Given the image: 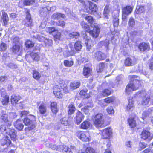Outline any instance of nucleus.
<instances>
[{
	"mask_svg": "<svg viewBox=\"0 0 153 153\" xmlns=\"http://www.w3.org/2000/svg\"><path fill=\"white\" fill-rule=\"evenodd\" d=\"M53 93L55 97L59 99L63 98L65 94L69 93L68 86L63 80L60 81L57 85H55L52 88Z\"/></svg>",
	"mask_w": 153,
	"mask_h": 153,
	"instance_id": "obj_1",
	"label": "nucleus"
},
{
	"mask_svg": "<svg viewBox=\"0 0 153 153\" xmlns=\"http://www.w3.org/2000/svg\"><path fill=\"white\" fill-rule=\"evenodd\" d=\"M128 77L130 81L134 82V83H129L126 85L125 89V92L129 94L131 91H136L141 87V81L137 79L138 76L135 75H130Z\"/></svg>",
	"mask_w": 153,
	"mask_h": 153,
	"instance_id": "obj_2",
	"label": "nucleus"
},
{
	"mask_svg": "<svg viewBox=\"0 0 153 153\" xmlns=\"http://www.w3.org/2000/svg\"><path fill=\"white\" fill-rule=\"evenodd\" d=\"M80 24L82 28L86 32L89 33L93 38L96 39L98 37L100 33V28L99 25L97 23H94L93 25H90L93 28L92 30H90L89 26L83 21L81 22Z\"/></svg>",
	"mask_w": 153,
	"mask_h": 153,
	"instance_id": "obj_3",
	"label": "nucleus"
},
{
	"mask_svg": "<svg viewBox=\"0 0 153 153\" xmlns=\"http://www.w3.org/2000/svg\"><path fill=\"white\" fill-rule=\"evenodd\" d=\"M36 116L32 114H29V117H25L23 119V123L25 126H27L25 128V130L29 131L33 129L36 126Z\"/></svg>",
	"mask_w": 153,
	"mask_h": 153,
	"instance_id": "obj_4",
	"label": "nucleus"
},
{
	"mask_svg": "<svg viewBox=\"0 0 153 153\" xmlns=\"http://www.w3.org/2000/svg\"><path fill=\"white\" fill-rule=\"evenodd\" d=\"M92 120L93 125L97 128L105 127L104 116L102 113H98L92 116Z\"/></svg>",
	"mask_w": 153,
	"mask_h": 153,
	"instance_id": "obj_5",
	"label": "nucleus"
},
{
	"mask_svg": "<svg viewBox=\"0 0 153 153\" xmlns=\"http://www.w3.org/2000/svg\"><path fill=\"white\" fill-rule=\"evenodd\" d=\"M68 46L70 49L68 51V56H73L76 53L80 51L82 48V45L81 41L79 40H76L74 45L72 42L68 44Z\"/></svg>",
	"mask_w": 153,
	"mask_h": 153,
	"instance_id": "obj_6",
	"label": "nucleus"
},
{
	"mask_svg": "<svg viewBox=\"0 0 153 153\" xmlns=\"http://www.w3.org/2000/svg\"><path fill=\"white\" fill-rule=\"evenodd\" d=\"M75 134L82 142H89L91 140L90 134L88 131H77L76 132Z\"/></svg>",
	"mask_w": 153,
	"mask_h": 153,
	"instance_id": "obj_7",
	"label": "nucleus"
},
{
	"mask_svg": "<svg viewBox=\"0 0 153 153\" xmlns=\"http://www.w3.org/2000/svg\"><path fill=\"white\" fill-rule=\"evenodd\" d=\"M133 7L130 5H126L122 9V19L123 21L127 20V16L130 15L133 11Z\"/></svg>",
	"mask_w": 153,
	"mask_h": 153,
	"instance_id": "obj_8",
	"label": "nucleus"
},
{
	"mask_svg": "<svg viewBox=\"0 0 153 153\" xmlns=\"http://www.w3.org/2000/svg\"><path fill=\"white\" fill-rule=\"evenodd\" d=\"M88 2V6L86 5L84 8L86 12L91 14H94L95 13H97L98 10L97 5L91 1H89Z\"/></svg>",
	"mask_w": 153,
	"mask_h": 153,
	"instance_id": "obj_9",
	"label": "nucleus"
},
{
	"mask_svg": "<svg viewBox=\"0 0 153 153\" xmlns=\"http://www.w3.org/2000/svg\"><path fill=\"white\" fill-rule=\"evenodd\" d=\"M37 106L39 113L46 116L47 115V108L46 104L42 101H39L37 102Z\"/></svg>",
	"mask_w": 153,
	"mask_h": 153,
	"instance_id": "obj_10",
	"label": "nucleus"
},
{
	"mask_svg": "<svg viewBox=\"0 0 153 153\" xmlns=\"http://www.w3.org/2000/svg\"><path fill=\"white\" fill-rule=\"evenodd\" d=\"M112 135V130L110 127H107L101 131V138L102 139H110Z\"/></svg>",
	"mask_w": 153,
	"mask_h": 153,
	"instance_id": "obj_11",
	"label": "nucleus"
},
{
	"mask_svg": "<svg viewBox=\"0 0 153 153\" xmlns=\"http://www.w3.org/2000/svg\"><path fill=\"white\" fill-rule=\"evenodd\" d=\"M25 10L26 17L23 22H24L25 25L28 27H31L33 25V21L30 13V10L27 9H26Z\"/></svg>",
	"mask_w": 153,
	"mask_h": 153,
	"instance_id": "obj_12",
	"label": "nucleus"
},
{
	"mask_svg": "<svg viewBox=\"0 0 153 153\" xmlns=\"http://www.w3.org/2000/svg\"><path fill=\"white\" fill-rule=\"evenodd\" d=\"M137 62V59L134 56L128 57L126 58L124 61V64L125 66H131L135 65Z\"/></svg>",
	"mask_w": 153,
	"mask_h": 153,
	"instance_id": "obj_13",
	"label": "nucleus"
},
{
	"mask_svg": "<svg viewBox=\"0 0 153 153\" xmlns=\"http://www.w3.org/2000/svg\"><path fill=\"white\" fill-rule=\"evenodd\" d=\"M23 45L18 41L13 45L10 49L12 52L15 54H17L20 52L22 50Z\"/></svg>",
	"mask_w": 153,
	"mask_h": 153,
	"instance_id": "obj_14",
	"label": "nucleus"
},
{
	"mask_svg": "<svg viewBox=\"0 0 153 153\" xmlns=\"http://www.w3.org/2000/svg\"><path fill=\"white\" fill-rule=\"evenodd\" d=\"M0 144L2 146H6L7 147L14 146L12 144V142L7 136H6L0 140Z\"/></svg>",
	"mask_w": 153,
	"mask_h": 153,
	"instance_id": "obj_15",
	"label": "nucleus"
},
{
	"mask_svg": "<svg viewBox=\"0 0 153 153\" xmlns=\"http://www.w3.org/2000/svg\"><path fill=\"white\" fill-rule=\"evenodd\" d=\"M94 57L97 60L99 61L105 60L107 57V55L101 51H98L94 53Z\"/></svg>",
	"mask_w": 153,
	"mask_h": 153,
	"instance_id": "obj_16",
	"label": "nucleus"
},
{
	"mask_svg": "<svg viewBox=\"0 0 153 153\" xmlns=\"http://www.w3.org/2000/svg\"><path fill=\"white\" fill-rule=\"evenodd\" d=\"M151 100V95L146 94L142 97L141 104L142 106L148 107Z\"/></svg>",
	"mask_w": 153,
	"mask_h": 153,
	"instance_id": "obj_17",
	"label": "nucleus"
},
{
	"mask_svg": "<svg viewBox=\"0 0 153 153\" xmlns=\"http://www.w3.org/2000/svg\"><path fill=\"white\" fill-rule=\"evenodd\" d=\"M9 18L7 14L5 12H2V15L1 16L0 21L2 22V26L7 27L8 24Z\"/></svg>",
	"mask_w": 153,
	"mask_h": 153,
	"instance_id": "obj_18",
	"label": "nucleus"
},
{
	"mask_svg": "<svg viewBox=\"0 0 153 153\" xmlns=\"http://www.w3.org/2000/svg\"><path fill=\"white\" fill-rule=\"evenodd\" d=\"M138 48L140 51H145L150 50V45L149 43L142 42L138 45Z\"/></svg>",
	"mask_w": 153,
	"mask_h": 153,
	"instance_id": "obj_19",
	"label": "nucleus"
},
{
	"mask_svg": "<svg viewBox=\"0 0 153 153\" xmlns=\"http://www.w3.org/2000/svg\"><path fill=\"white\" fill-rule=\"evenodd\" d=\"M85 116L80 111L78 110L76 114V116L74 119L76 124H79L84 120Z\"/></svg>",
	"mask_w": 153,
	"mask_h": 153,
	"instance_id": "obj_20",
	"label": "nucleus"
},
{
	"mask_svg": "<svg viewBox=\"0 0 153 153\" xmlns=\"http://www.w3.org/2000/svg\"><path fill=\"white\" fill-rule=\"evenodd\" d=\"M127 124L131 129H134L137 126L135 118L134 117H129L127 120Z\"/></svg>",
	"mask_w": 153,
	"mask_h": 153,
	"instance_id": "obj_21",
	"label": "nucleus"
},
{
	"mask_svg": "<svg viewBox=\"0 0 153 153\" xmlns=\"http://www.w3.org/2000/svg\"><path fill=\"white\" fill-rule=\"evenodd\" d=\"M92 69L89 67L85 66L83 68L82 74L85 78H88L92 76Z\"/></svg>",
	"mask_w": 153,
	"mask_h": 153,
	"instance_id": "obj_22",
	"label": "nucleus"
},
{
	"mask_svg": "<svg viewBox=\"0 0 153 153\" xmlns=\"http://www.w3.org/2000/svg\"><path fill=\"white\" fill-rule=\"evenodd\" d=\"M72 118L71 116L64 117L61 118L60 121L61 123L64 126H68L70 125L72 122Z\"/></svg>",
	"mask_w": 153,
	"mask_h": 153,
	"instance_id": "obj_23",
	"label": "nucleus"
},
{
	"mask_svg": "<svg viewBox=\"0 0 153 153\" xmlns=\"http://www.w3.org/2000/svg\"><path fill=\"white\" fill-rule=\"evenodd\" d=\"M146 11L145 6L140 5L137 7L134 12V15L144 14Z\"/></svg>",
	"mask_w": 153,
	"mask_h": 153,
	"instance_id": "obj_24",
	"label": "nucleus"
},
{
	"mask_svg": "<svg viewBox=\"0 0 153 153\" xmlns=\"http://www.w3.org/2000/svg\"><path fill=\"white\" fill-rule=\"evenodd\" d=\"M50 108L52 112L55 115H56L58 112L57 104L56 101H50Z\"/></svg>",
	"mask_w": 153,
	"mask_h": 153,
	"instance_id": "obj_25",
	"label": "nucleus"
},
{
	"mask_svg": "<svg viewBox=\"0 0 153 153\" xmlns=\"http://www.w3.org/2000/svg\"><path fill=\"white\" fill-rule=\"evenodd\" d=\"M13 125L15 128L19 131H22L24 125L20 119H17L13 123Z\"/></svg>",
	"mask_w": 153,
	"mask_h": 153,
	"instance_id": "obj_26",
	"label": "nucleus"
},
{
	"mask_svg": "<svg viewBox=\"0 0 153 153\" xmlns=\"http://www.w3.org/2000/svg\"><path fill=\"white\" fill-rule=\"evenodd\" d=\"M113 91L110 88H105L102 89L101 92V95L103 97H108L112 94Z\"/></svg>",
	"mask_w": 153,
	"mask_h": 153,
	"instance_id": "obj_27",
	"label": "nucleus"
},
{
	"mask_svg": "<svg viewBox=\"0 0 153 153\" xmlns=\"http://www.w3.org/2000/svg\"><path fill=\"white\" fill-rule=\"evenodd\" d=\"M151 135V134L149 131L143 129L140 134V138L143 140H145L150 138Z\"/></svg>",
	"mask_w": 153,
	"mask_h": 153,
	"instance_id": "obj_28",
	"label": "nucleus"
},
{
	"mask_svg": "<svg viewBox=\"0 0 153 153\" xmlns=\"http://www.w3.org/2000/svg\"><path fill=\"white\" fill-rule=\"evenodd\" d=\"M0 119L3 122L5 123H8L9 126L11 125V123L9 120L8 115L4 111L2 112L1 114L0 117Z\"/></svg>",
	"mask_w": 153,
	"mask_h": 153,
	"instance_id": "obj_29",
	"label": "nucleus"
},
{
	"mask_svg": "<svg viewBox=\"0 0 153 153\" xmlns=\"http://www.w3.org/2000/svg\"><path fill=\"white\" fill-rule=\"evenodd\" d=\"M88 90L87 89H83L81 90L79 93V95L81 98L84 99H88L90 97V95L89 93H88Z\"/></svg>",
	"mask_w": 153,
	"mask_h": 153,
	"instance_id": "obj_30",
	"label": "nucleus"
},
{
	"mask_svg": "<svg viewBox=\"0 0 153 153\" xmlns=\"http://www.w3.org/2000/svg\"><path fill=\"white\" fill-rule=\"evenodd\" d=\"M21 99V97L19 95L13 94L11 96L10 101L12 104H18V102Z\"/></svg>",
	"mask_w": 153,
	"mask_h": 153,
	"instance_id": "obj_31",
	"label": "nucleus"
},
{
	"mask_svg": "<svg viewBox=\"0 0 153 153\" xmlns=\"http://www.w3.org/2000/svg\"><path fill=\"white\" fill-rule=\"evenodd\" d=\"M91 125V123L89 120L87 119L81 123L79 126V128L81 129L86 130L90 127Z\"/></svg>",
	"mask_w": 153,
	"mask_h": 153,
	"instance_id": "obj_32",
	"label": "nucleus"
},
{
	"mask_svg": "<svg viewBox=\"0 0 153 153\" xmlns=\"http://www.w3.org/2000/svg\"><path fill=\"white\" fill-rule=\"evenodd\" d=\"M30 55L33 59L34 61H38L39 59L40 56L38 53H34L33 51H31L29 54H27L25 57L26 58Z\"/></svg>",
	"mask_w": 153,
	"mask_h": 153,
	"instance_id": "obj_33",
	"label": "nucleus"
},
{
	"mask_svg": "<svg viewBox=\"0 0 153 153\" xmlns=\"http://www.w3.org/2000/svg\"><path fill=\"white\" fill-rule=\"evenodd\" d=\"M59 150L63 153H73L72 152L68 146L64 145L60 146Z\"/></svg>",
	"mask_w": 153,
	"mask_h": 153,
	"instance_id": "obj_34",
	"label": "nucleus"
},
{
	"mask_svg": "<svg viewBox=\"0 0 153 153\" xmlns=\"http://www.w3.org/2000/svg\"><path fill=\"white\" fill-rule=\"evenodd\" d=\"M116 99L114 96H112L107 97L103 99V102L107 104L113 103Z\"/></svg>",
	"mask_w": 153,
	"mask_h": 153,
	"instance_id": "obj_35",
	"label": "nucleus"
},
{
	"mask_svg": "<svg viewBox=\"0 0 153 153\" xmlns=\"http://www.w3.org/2000/svg\"><path fill=\"white\" fill-rule=\"evenodd\" d=\"M80 85L79 81H74L70 83V87L72 90H75L79 88Z\"/></svg>",
	"mask_w": 153,
	"mask_h": 153,
	"instance_id": "obj_36",
	"label": "nucleus"
},
{
	"mask_svg": "<svg viewBox=\"0 0 153 153\" xmlns=\"http://www.w3.org/2000/svg\"><path fill=\"white\" fill-rule=\"evenodd\" d=\"M8 135L13 141L16 140V132L14 129L11 128L10 130Z\"/></svg>",
	"mask_w": 153,
	"mask_h": 153,
	"instance_id": "obj_37",
	"label": "nucleus"
},
{
	"mask_svg": "<svg viewBox=\"0 0 153 153\" xmlns=\"http://www.w3.org/2000/svg\"><path fill=\"white\" fill-rule=\"evenodd\" d=\"M68 115H71L73 114L75 112L76 109L74 105L72 104H70L68 107Z\"/></svg>",
	"mask_w": 153,
	"mask_h": 153,
	"instance_id": "obj_38",
	"label": "nucleus"
},
{
	"mask_svg": "<svg viewBox=\"0 0 153 153\" xmlns=\"http://www.w3.org/2000/svg\"><path fill=\"white\" fill-rule=\"evenodd\" d=\"M80 33L78 31H73L68 34L69 37L71 39H78L80 36Z\"/></svg>",
	"mask_w": 153,
	"mask_h": 153,
	"instance_id": "obj_39",
	"label": "nucleus"
},
{
	"mask_svg": "<svg viewBox=\"0 0 153 153\" xmlns=\"http://www.w3.org/2000/svg\"><path fill=\"white\" fill-rule=\"evenodd\" d=\"M35 43L30 39L26 40L24 43L25 47L28 49L31 48L33 47Z\"/></svg>",
	"mask_w": 153,
	"mask_h": 153,
	"instance_id": "obj_40",
	"label": "nucleus"
},
{
	"mask_svg": "<svg viewBox=\"0 0 153 153\" xmlns=\"http://www.w3.org/2000/svg\"><path fill=\"white\" fill-rule=\"evenodd\" d=\"M83 149L84 150L86 153H96L95 150L90 147H86L85 144L83 145Z\"/></svg>",
	"mask_w": 153,
	"mask_h": 153,
	"instance_id": "obj_41",
	"label": "nucleus"
},
{
	"mask_svg": "<svg viewBox=\"0 0 153 153\" xmlns=\"http://www.w3.org/2000/svg\"><path fill=\"white\" fill-rule=\"evenodd\" d=\"M32 76L35 80H39L41 77V74L37 70H33L32 73Z\"/></svg>",
	"mask_w": 153,
	"mask_h": 153,
	"instance_id": "obj_42",
	"label": "nucleus"
},
{
	"mask_svg": "<svg viewBox=\"0 0 153 153\" xmlns=\"http://www.w3.org/2000/svg\"><path fill=\"white\" fill-rule=\"evenodd\" d=\"M85 19L90 25H93L94 23H95V19L91 16L87 15L85 17Z\"/></svg>",
	"mask_w": 153,
	"mask_h": 153,
	"instance_id": "obj_43",
	"label": "nucleus"
},
{
	"mask_svg": "<svg viewBox=\"0 0 153 153\" xmlns=\"http://www.w3.org/2000/svg\"><path fill=\"white\" fill-rule=\"evenodd\" d=\"M65 17V16L64 14L59 12L55 13L52 15V18L54 19H58L60 18L64 19Z\"/></svg>",
	"mask_w": 153,
	"mask_h": 153,
	"instance_id": "obj_44",
	"label": "nucleus"
},
{
	"mask_svg": "<svg viewBox=\"0 0 153 153\" xmlns=\"http://www.w3.org/2000/svg\"><path fill=\"white\" fill-rule=\"evenodd\" d=\"M135 25V20L133 17H130L128 21V25L130 27H133Z\"/></svg>",
	"mask_w": 153,
	"mask_h": 153,
	"instance_id": "obj_45",
	"label": "nucleus"
},
{
	"mask_svg": "<svg viewBox=\"0 0 153 153\" xmlns=\"http://www.w3.org/2000/svg\"><path fill=\"white\" fill-rule=\"evenodd\" d=\"M99 69L97 70V73H101L102 72L105 67V64L104 62H101L99 63Z\"/></svg>",
	"mask_w": 153,
	"mask_h": 153,
	"instance_id": "obj_46",
	"label": "nucleus"
},
{
	"mask_svg": "<svg viewBox=\"0 0 153 153\" xmlns=\"http://www.w3.org/2000/svg\"><path fill=\"white\" fill-rule=\"evenodd\" d=\"M46 32L50 34H51L52 33L57 30L55 27H46Z\"/></svg>",
	"mask_w": 153,
	"mask_h": 153,
	"instance_id": "obj_47",
	"label": "nucleus"
},
{
	"mask_svg": "<svg viewBox=\"0 0 153 153\" xmlns=\"http://www.w3.org/2000/svg\"><path fill=\"white\" fill-rule=\"evenodd\" d=\"M63 63L65 67H71L74 64V62L72 60L69 61L67 60H65L64 61Z\"/></svg>",
	"mask_w": 153,
	"mask_h": 153,
	"instance_id": "obj_48",
	"label": "nucleus"
},
{
	"mask_svg": "<svg viewBox=\"0 0 153 153\" xmlns=\"http://www.w3.org/2000/svg\"><path fill=\"white\" fill-rule=\"evenodd\" d=\"M35 2V0H24L23 4L25 6H30Z\"/></svg>",
	"mask_w": 153,
	"mask_h": 153,
	"instance_id": "obj_49",
	"label": "nucleus"
},
{
	"mask_svg": "<svg viewBox=\"0 0 153 153\" xmlns=\"http://www.w3.org/2000/svg\"><path fill=\"white\" fill-rule=\"evenodd\" d=\"M9 102V97L7 95H6L4 97V99L2 101V102L3 105H6Z\"/></svg>",
	"mask_w": 153,
	"mask_h": 153,
	"instance_id": "obj_50",
	"label": "nucleus"
},
{
	"mask_svg": "<svg viewBox=\"0 0 153 153\" xmlns=\"http://www.w3.org/2000/svg\"><path fill=\"white\" fill-rule=\"evenodd\" d=\"M110 12L109 7L108 5H106L104 8L103 14L105 17L107 16Z\"/></svg>",
	"mask_w": 153,
	"mask_h": 153,
	"instance_id": "obj_51",
	"label": "nucleus"
},
{
	"mask_svg": "<svg viewBox=\"0 0 153 153\" xmlns=\"http://www.w3.org/2000/svg\"><path fill=\"white\" fill-rule=\"evenodd\" d=\"M119 19L117 17H115L113 18V23L114 27H117L119 24Z\"/></svg>",
	"mask_w": 153,
	"mask_h": 153,
	"instance_id": "obj_52",
	"label": "nucleus"
},
{
	"mask_svg": "<svg viewBox=\"0 0 153 153\" xmlns=\"http://www.w3.org/2000/svg\"><path fill=\"white\" fill-rule=\"evenodd\" d=\"M92 41H91L89 39H87V42H85V44L86 47V50L88 51H89L91 49L92 46L90 45V43Z\"/></svg>",
	"mask_w": 153,
	"mask_h": 153,
	"instance_id": "obj_53",
	"label": "nucleus"
},
{
	"mask_svg": "<svg viewBox=\"0 0 153 153\" xmlns=\"http://www.w3.org/2000/svg\"><path fill=\"white\" fill-rule=\"evenodd\" d=\"M65 22L64 21L59 20L56 22V25L57 26H60L64 28L65 25Z\"/></svg>",
	"mask_w": 153,
	"mask_h": 153,
	"instance_id": "obj_54",
	"label": "nucleus"
},
{
	"mask_svg": "<svg viewBox=\"0 0 153 153\" xmlns=\"http://www.w3.org/2000/svg\"><path fill=\"white\" fill-rule=\"evenodd\" d=\"M134 108V106L133 103L132 102H128V103L126 107V110L128 111H129Z\"/></svg>",
	"mask_w": 153,
	"mask_h": 153,
	"instance_id": "obj_55",
	"label": "nucleus"
},
{
	"mask_svg": "<svg viewBox=\"0 0 153 153\" xmlns=\"http://www.w3.org/2000/svg\"><path fill=\"white\" fill-rule=\"evenodd\" d=\"M7 49V45L6 43L2 42L0 45V51L1 52L5 51Z\"/></svg>",
	"mask_w": 153,
	"mask_h": 153,
	"instance_id": "obj_56",
	"label": "nucleus"
},
{
	"mask_svg": "<svg viewBox=\"0 0 153 153\" xmlns=\"http://www.w3.org/2000/svg\"><path fill=\"white\" fill-rule=\"evenodd\" d=\"M106 110L107 113L109 114H114V111L113 107L111 106H109L107 107Z\"/></svg>",
	"mask_w": 153,
	"mask_h": 153,
	"instance_id": "obj_57",
	"label": "nucleus"
},
{
	"mask_svg": "<svg viewBox=\"0 0 153 153\" xmlns=\"http://www.w3.org/2000/svg\"><path fill=\"white\" fill-rule=\"evenodd\" d=\"M139 150L141 151L147 147V144L144 142H140L139 143Z\"/></svg>",
	"mask_w": 153,
	"mask_h": 153,
	"instance_id": "obj_58",
	"label": "nucleus"
},
{
	"mask_svg": "<svg viewBox=\"0 0 153 153\" xmlns=\"http://www.w3.org/2000/svg\"><path fill=\"white\" fill-rule=\"evenodd\" d=\"M30 113L28 111L23 110L21 111L20 115L21 117L26 116Z\"/></svg>",
	"mask_w": 153,
	"mask_h": 153,
	"instance_id": "obj_59",
	"label": "nucleus"
},
{
	"mask_svg": "<svg viewBox=\"0 0 153 153\" xmlns=\"http://www.w3.org/2000/svg\"><path fill=\"white\" fill-rule=\"evenodd\" d=\"M149 68L153 70V55L149 59Z\"/></svg>",
	"mask_w": 153,
	"mask_h": 153,
	"instance_id": "obj_60",
	"label": "nucleus"
},
{
	"mask_svg": "<svg viewBox=\"0 0 153 153\" xmlns=\"http://www.w3.org/2000/svg\"><path fill=\"white\" fill-rule=\"evenodd\" d=\"M61 36V33L59 32H57L56 34L53 36L54 39L55 41L60 39Z\"/></svg>",
	"mask_w": 153,
	"mask_h": 153,
	"instance_id": "obj_61",
	"label": "nucleus"
},
{
	"mask_svg": "<svg viewBox=\"0 0 153 153\" xmlns=\"http://www.w3.org/2000/svg\"><path fill=\"white\" fill-rule=\"evenodd\" d=\"M141 153H153V150L149 147L144 150Z\"/></svg>",
	"mask_w": 153,
	"mask_h": 153,
	"instance_id": "obj_62",
	"label": "nucleus"
},
{
	"mask_svg": "<svg viewBox=\"0 0 153 153\" xmlns=\"http://www.w3.org/2000/svg\"><path fill=\"white\" fill-rule=\"evenodd\" d=\"M0 130L2 132L5 131L6 130V129L4 125H1L0 127Z\"/></svg>",
	"mask_w": 153,
	"mask_h": 153,
	"instance_id": "obj_63",
	"label": "nucleus"
},
{
	"mask_svg": "<svg viewBox=\"0 0 153 153\" xmlns=\"http://www.w3.org/2000/svg\"><path fill=\"white\" fill-rule=\"evenodd\" d=\"M144 91L143 90H140L138 91L137 92H136L135 94L137 95H141L142 94H144Z\"/></svg>",
	"mask_w": 153,
	"mask_h": 153,
	"instance_id": "obj_64",
	"label": "nucleus"
}]
</instances>
